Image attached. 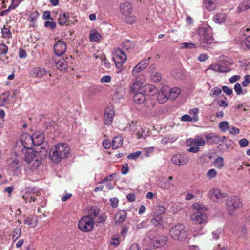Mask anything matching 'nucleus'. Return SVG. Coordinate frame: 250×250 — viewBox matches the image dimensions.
I'll return each mask as SVG.
<instances>
[{"mask_svg":"<svg viewBox=\"0 0 250 250\" xmlns=\"http://www.w3.org/2000/svg\"><path fill=\"white\" fill-rule=\"evenodd\" d=\"M70 152V148L66 143H59L51 148L49 156L54 163H58L62 159L67 158Z\"/></svg>","mask_w":250,"mask_h":250,"instance_id":"nucleus-1","label":"nucleus"},{"mask_svg":"<svg viewBox=\"0 0 250 250\" xmlns=\"http://www.w3.org/2000/svg\"><path fill=\"white\" fill-rule=\"evenodd\" d=\"M198 34L201 45L204 49H208L215 43L210 27L206 26L199 27Z\"/></svg>","mask_w":250,"mask_h":250,"instance_id":"nucleus-2","label":"nucleus"},{"mask_svg":"<svg viewBox=\"0 0 250 250\" xmlns=\"http://www.w3.org/2000/svg\"><path fill=\"white\" fill-rule=\"evenodd\" d=\"M32 136L34 145L37 146V154L40 156L41 159H44L47 156L49 146L47 144L42 146L44 139V134L41 132H35Z\"/></svg>","mask_w":250,"mask_h":250,"instance_id":"nucleus-3","label":"nucleus"},{"mask_svg":"<svg viewBox=\"0 0 250 250\" xmlns=\"http://www.w3.org/2000/svg\"><path fill=\"white\" fill-rule=\"evenodd\" d=\"M242 206V202L238 197L233 196L229 198L226 203L227 209L230 215H233Z\"/></svg>","mask_w":250,"mask_h":250,"instance_id":"nucleus-4","label":"nucleus"},{"mask_svg":"<svg viewBox=\"0 0 250 250\" xmlns=\"http://www.w3.org/2000/svg\"><path fill=\"white\" fill-rule=\"evenodd\" d=\"M94 220L86 216L83 217L78 223L79 229L83 232H89L93 229Z\"/></svg>","mask_w":250,"mask_h":250,"instance_id":"nucleus-5","label":"nucleus"},{"mask_svg":"<svg viewBox=\"0 0 250 250\" xmlns=\"http://www.w3.org/2000/svg\"><path fill=\"white\" fill-rule=\"evenodd\" d=\"M113 60L117 68H121L126 60L125 54L120 48L115 49L113 53Z\"/></svg>","mask_w":250,"mask_h":250,"instance_id":"nucleus-6","label":"nucleus"},{"mask_svg":"<svg viewBox=\"0 0 250 250\" xmlns=\"http://www.w3.org/2000/svg\"><path fill=\"white\" fill-rule=\"evenodd\" d=\"M173 239L184 241L187 238V232L182 224H178L173 228Z\"/></svg>","mask_w":250,"mask_h":250,"instance_id":"nucleus-7","label":"nucleus"},{"mask_svg":"<svg viewBox=\"0 0 250 250\" xmlns=\"http://www.w3.org/2000/svg\"><path fill=\"white\" fill-rule=\"evenodd\" d=\"M208 195L209 198L215 202H221L224 198L227 196V194L221 192L218 188H213L209 190Z\"/></svg>","mask_w":250,"mask_h":250,"instance_id":"nucleus-8","label":"nucleus"},{"mask_svg":"<svg viewBox=\"0 0 250 250\" xmlns=\"http://www.w3.org/2000/svg\"><path fill=\"white\" fill-rule=\"evenodd\" d=\"M172 93V89L169 87L165 86L163 87L161 91L158 93L157 100L160 103L166 102L169 98Z\"/></svg>","mask_w":250,"mask_h":250,"instance_id":"nucleus-9","label":"nucleus"},{"mask_svg":"<svg viewBox=\"0 0 250 250\" xmlns=\"http://www.w3.org/2000/svg\"><path fill=\"white\" fill-rule=\"evenodd\" d=\"M66 43L62 40L58 41L54 45V57L62 56L66 51Z\"/></svg>","mask_w":250,"mask_h":250,"instance_id":"nucleus-10","label":"nucleus"},{"mask_svg":"<svg viewBox=\"0 0 250 250\" xmlns=\"http://www.w3.org/2000/svg\"><path fill=\"white\" fill-rule=\"evenodd\" d=\"M21 142L24 149L32 148V146H34L32 136L28 133L22 134L21 136Z\"/></svg>","mask_w":250,"mask_h":250,"instance_id":"nucleus-11","label":"nucleus"},{"mask_svg":"<svg viewBox=\"0 0 250 250\" xmlns=\"http://www.w3.org/2000/svg\"><path fill=\"white\" fill-rule=\"evenodd\" d=\"M191 219L196 224H203L207 222V217L206 214L200 210L193 213Z\"/></svg>","mask_w":250,"mask_h":250,"instance_id":"nucleus-12","label":"nucleus"},{"mask_svg":"<svg viewBox=\"0 0 250 250\" xmlns=\"http://www.w3.org/2000/svg\"><path fill=\"white\" fill-rule=\"evenodd\" d=\"M37 148L34 151L32 148L24 149L22 151V153L24 155V159L27 163L30 164L35 158V157H39L40 156L37 154Z\"/></svg>","mask_w":250,"mask_h":250,"instance_id":"nucleus-13","label":"nucleus"},{"mask_svg":"<svg viewBox=\"0 0 250 250\" xmlns=\"http://www.w3.org/2000/svg\"><path fill=\"white\" fill-rule=\"evenodd\" d=\"M53 60L58 69L65 70L67 69V63L65 59L62 56L53 57Z\"/></svg>","mask_w":250,"mask_h":250,"instance_id":"nucleus-14","label":"nucleus"},{"mask_svg":"<svg viewBox=\"0 0 250 250\" xmlns=\"http://www.w3.org/2000/svg\"><path fill=\"white\" fill-rule=\"evenodd\" d=\"M114 114V110L111 107L106 108L104 116V124L107 125H110L113 121Z\"/></svg>","mask_w":250,"mask_h":250,"instance_id":"nucleus-15","label":"nucleus"},{"mask_svg":"<svg viewBox=\"0 0 250 250\" xmlns=\"http://www.w3.org/2000/svg\"><path fill=\"white\" fill-rule=\"evenodd\" d=\"M206 144V141L200 136L196 137L194 139L189 138L186 141V144L188 146H202Z\"/></svg>","mask_w":250,"mask_h":250,"instance_id":"nucleus-16","label":"nucleus"},{"mask_svg":"<svg viewBox=\"0 0 250 250\" xmlns=\"http://www.w3.org/2000/svg\"><path fill=\"white\" fill-rule=\"evenodd\" d=\"M151 59V57H149L148 59L143 60L140 62L133 69L132 74L135 75L136 73H138L146 68L149 64V60Z\"/></svg>","mask_w":250,"mask_h":250,"instance_id":"nucleus-17","label":"nucleus"},{"mask_svg":"<svg viewBox=\"0 0 250 250\" xmlns=\"http://www.w3.org/2000/svg\"><path fill=\"white\" fill-rule=\"evenodd\" d=\"M189 157L186 154L175 156L173 157V163L179 166L186 165L189 162Z\"/></svg>","mask_w":250,"mask_h":250,"instance_id":"nucleus-18","label":"nucleus"},{"mask_svg":"<svg viewBox=\"0 0 250 250\" xmlns=\"http://www.w3.org/2000/svg\"><path fill=\"white\" fill-rule=\"evenodd\" d=\"M206 142L208 144H217L221 142V139L220 137L215 133H209L205 136Z\"/></svg>","mask_w":250,"mask_h":250,"instance_id":"nucleus-19","label":"nucleus"},{"mask_svg":"<svg viewBox=\"0 0 250 250\" xmlns=\"http://www.w3.org/2000/svg\"><path fill=\"white\" fill-rule=\"evenodd\" d=\"M141 90L145 94L149 96H153L158 92L157 87L151 84H146L143 86Z\"/></svg>","mask_w":250,"mask_h":250,"instance_id":"nucleus-20","label":"nucleus"},{"mask_svg":"<svg viewBox=\"0 0 250 250\" xmlns=\"http://www.w3.org/2000/svg\"><path fill=\"white\" fill-rule=\"evenodd\" d=\"M120 10L122 14L125 16L128 15L131 13L132 7L130 3L125 2L120 4Z\"/></svg>","mask_w":250,"mask_h":250,"instance_id":"nucleus-21","label":"nucleus"},{"mask_svg":"<svg viewBox=\"0 0 250 250\" xmlns=\"http://www.w3.org/2000/svg\"><path fill=\"white\" fill-rule=\"evenodd\" d=\"M127 217L126 211L121 210L119 211L115 216V223L116 225L120 224L123 222Z\"/></svg>","mask_w":250,"mask_h":250,"instance_id":"nucleus-22","label":"nucleus"},{"mask_svg":"<svg viewBox=\"0 0 250 250\" xmlns=\"http://www.w3.org/2000/svg\"><path fill=\"white\" fill-rule=\"evenodd\" d=\"M47 73V71L44 68L35 67L31 71V75L33 77L41 78Z\"/></svg>","mask_w":250,"mask_h":250,"instance_id":"nucleus-23","label":"nucleus"},{"mask_svg":"<svg viewBox=\"0 0 250 250\" xmlns=\"http://www.w3.org/2000/svg\"><path fill=\"white\" fill-rule=\"evenodd\" d=\"M166 238L164 236L155 237L152 240V244L154 247L159 248L166 245Z\"/></svg>","mask_w":250,"mask_h":250,"instance_id":"nucleus-24","label":"nucleus"},{"mask_svg":"<svg viewBox=\"0 0 250 250\" xmlns=\"http://www.w3.org/2000/svg\"><path fill=\"white\" fill-rule=\"evenodd\" d=\"M123 143V138L121 136L115 137L112 141V146L113 149H116L121 147Z\"/></svg>","mask_w":250,"mask_h":250,"instance_id":"nucleus-25","label":"nucleus"},{"mask_svg":"<svg viewBox=\"0 0 250 250\" xmlns=\"http://www.w3.org/2000/svg\"><path fill=\"white\" fill-rule=\"evenodd\" d=\"M227 19V16L225 13L220 12L216 14L213 18V21L219 24H221L225 22Z\"/></svg>","mask_w":250,"mask_h":250,"instance_id":"nucleus-26","label":"nucleus"},{"mask_svg":"<svg viewBox=\"0 0 250 250\" xmlns=\"http://www.w3.org/2000/svg\"><path fill=\"white\" fill-rule=\"evenodd\" d=\"M133 100L134 102L138 104H142L145 100V96L142 91L139 93L133 94Z\"/></svg>","mask_w":250,"mask_h":250,"instance_id":"nucleus-27","label":"nucleus"},{"mask_svg":"<svg viewBox=\"0 0 250 250\" xmlns=\"http://www.w3.org/2000/svg\"><path fill=\"white\" fill-rule=\"evenodd\" d=\"M250 31V28H246L243 29V33L244 35L247 36V38L244 41V42L242 43V46H245L247 48H250V35L246 34V32H248Z\"/></svg>","mask_w":250,"mask_h":250,"instance_id":"nucleus-28","label":"nucleus"},{"mask_svg":"<svg viewBox=\"0 0 250 250\" xmlns=\"http://www.w3.org/2000/svg\"><path fill=\"white\" fill-rule=\"evenodd\" d=\"M203 3L205 8L209 11H213L216 8V0L204 2Z\"/></svg>","mask_w":250,"mask_h":250,"instance_id":"nucleus-29","label":"nucleus"},{"mask_svg":"<svg viewBox=\"0 0 250 250\" xmlns=\"http://www.w3.org/2000/svg\"><path fill=\"white\" fill-rule=\"evenodd\" d=\"M68 19L69 16L68 13H64L61 14L58 19V23L61 26L64 25L66 24Z\"/></svg>","mask_w":250,"mask_h":250,"instance_id":"nucleus-30","label":"nucleus"},{"mask_svg":"<svg viewBox=\"0 0 250 250\" xmlns=\"http://www.w3.org/2000/svg\"><path fill=\"white\" fill-rule=\"evenodd\" d=\"M142 83L140 82L136 81L134 82L130 87V92L132 94L139 93V91L141 90Z\"/></svg>","mask_w":250,"mask_h":250,"instance_id":"nucleus-31","label":"nucleus"},{"mask_svg":"<svg viewBox=\"0 0 250 250\" xmlns=\"http://www.w3.org/2000/svg\"><path fill=\"white\" fill-rule=\"evenodd\" d=\"M213 165L216 168L221 169L224 165L223 158L221 156L218 157L213 161Z\"/></svg>","mask_w":250,"mask_h":250,"instance_id":"nucleus-32","label":"nucleus"},{"mask_svg":"<svg viewBox=\"0 0 250 250\" xmlns=\"http://www.w3.org/2000/svg\"><path fill=\"white\" fill-rule=\"evenodd\" d=\"M100 210L98 208H92L89 211L88 215L86 216L87 217H89L91 218L92 219L94 220V222L95 221V219H97L98 214H99Z\"/></svg>","mask_w":250,"mask_h":250,"instance_id":"nucleus-33","label":"nucleus"},{"mask_svg":"<svg viewBox=\"0 0 250 250\" xmlns=\"http://www.w3.org/2000/svg\"><path fill=\"white\" fill-rule=\"evenodd\" d=\"M151 222L155 226H159L160 227H163V220L160 216L156 215L155 217L153 218Z\"/></svg>","mask_w":250,"mask_h":250,"instance_id":"nucleus-34","label":"nucleus"},{"mask_svg":"<svg viewBox=\"0 0 250 250\" xmlns=\"http://www.w3.org/2000/svg\"><path fill=\"white\" fill-rule=\"evenodd\" d=\"M162 79L161 74L157 71H153L150 75V79L153 82H158Z\"/></svg>","mask_w":250,"mask_h":250,"instance_id":"nucleus-35","label":"nucleus"},{"mask_svg":"<svg viewBox=\"0 0 250 250\" xmlns=\"http://www.w3.org/2000/svg\"><path fill=\"white\" fill-rule=\"evenodd\" d=\"M250 8V1H245L240 3L239 6V11H244Z\"/></svg>","mask_w":250,"mask_h":250,"instance_id":"nucleus-36","label":"nucleus"},{"mask_svg":"<svg viewBox=\"0 0 250 250\" xmlns=\"http://www.w3.org/2000/svg\"><path fill=\"white\" fill-rule=\"evenodd\" d=\"M221 92L222 89L218 87H215L210 90L209 95L211 97H215L219 95Z\"/></svg>","mask_w":250,"mask_h":250,"instance_id":"nucleus-37","label":"nucleus"},{"mask_svg":"<svg viewBox=\"0 0 250 250\" xmlns=\"http://www.w3.org/2000/svg\"><path fill=\"white\" fill-rule=\"evenodd\" d=\"M166 211L165 208L162 206H156L155 207L154 214L156 215L160 216L161 214H163Z\"/></svg>","mask_w":250,"mask_h":250,"instance_id":"nucleus-38","label":"nucleus"},{"mask_svg":"<svg viewBox=\"0 0 250 250\" xmlns=\"http://www.w3.org/2000/svg\"><path fill=\"white\" fill-rule=\"evenodd\" d=\"M1 33L2 37L4 38H9L12 36V33L10 30L5 26L1 29Z\"/></svg>","mask_w":250,"mask_h":250,"instance_id":"nucleus-39","label":"nucleus"},{"mask_svg":"<svg viewBox=\"0 0 250 250\" xmlns=\"http://www.w3.org/2000/svg\"><path fill=\"white\" fill-rule=\"evenodd\" d=\"M102 36L98 32H94L90 34L89 38L90 41L93 42H98L100 40Z\"/></svg>","mask_w":250,"mask_h":250,"instance_id":"nucleus-40","label":"nucleus"},{"mask_svg":"<svg viewBox=\"0 0 250 250\" xmlns=\"http://www.w3.org/2000/svg\"><path fill=\"white\" fill-rule=\"evenodd\" d=\"M199 109L198 108H194L193 109H190L189 111V113L190 115H194L193 117V121L196 122L198 120V113H199Z\"/></svg>","mask_w":250,"mask_h":250,"instance_id":"nucleus-41","label":"nucleus"},{"mask_svg":"<svg viewBox=\"0 0 250 250\" xmlns=\"http://www.w3.org/2000/svg\"><path fill=\"white\" fill-rule=\"evenodd\" d=\"M123 95L124 89L122 88H120L115 91L113 95V98L115 99L116 97L117 99H120L123 97Z\"/></svg>","mask_w":250,"mask_h":250,"instance_id":"nucleus-42","label":"nucleus"},{"mask_svg":"<svg viewBox=\"0 0 250 250\" xmlns=\"http://www.w3.org/2000/svg\"><path fill=\"white\" fill-rule=\"evenodd\" d=\"M31 163H32L31 165L30 168L32 171H33L37 169V168L40 166L41 164V161L38 159H36L33 160V161H32Z\"/></svg>","mask_w":250,"mask_h":250,"instance_id":"nucleus-43","label":"nucleus"},{"mask_svg":"<svg viewBox=\"0 0 250 250\" xmlns=\"http://www.w3.org/2000/svg\"><path fill=\"white\" fill-rule=\"evenodd\" d=\"M219 127L222 131H226L229 130V123L227 121H223L219 123Z\"/></svg>","mask_w":250,"mask_h":250,"instance_id":"nucleus-44","label":"nucleus"},{"mask_svg":"<svg viewBox=\"0 0 250 250\" xmlns=\"http://www.w3.org/2000/svg\"><path fill=\"white\" fill-rule=\"evenodd\" d=\"M21 234V229L19 228H16L14 231L12 235V239L14 241H16L20 237Z\"/></svg>","mask_w":250,"mask_h":250,"instance_id":"nucleus-45","label":"nucleus"},{"mask_svg":"<svg viewBox=\"0 0 250 250\" xmlns=\"http://www.w3.org/2000/svg\"><path fill=\"white\" fill-rule=\"evenodd\" d=\"M182 48L193 49L196 47L195 44L191 42H184L181 44Z\"/></svg>","mask_w":250,"mask_h":250,"instance_id":"nucleus-46","label":"nucleus"},{"mask_svg":"<svg viewBox=\"0 0 250 250\" xmlns=\"http://www.w3.org/2000/svg\"><path fill=\"white\" fill-rule=\"evenodd\" d=\"M22 197L26 203H31L32 201H35L36 200V198L32 196L29 193L25 194L24 195L22 196Z\"/></svg>","mask_w":250,"mask_h":250,"instance_id":"nucleus-47","label":"nucleus"},{"mask_svg":"<svg viewBox=\"0 0 250 250\" xmlns=\"http://www.w3.org/2000/svg\"><path fill=\"white\" fill-rule=\"evenodd\" d=\"M217 175V172L214 169H209L207 173V176L209 179L214 178Z\"/></svg>","mask_w":250,"mask_h":250,"instance_id":"nucleus-48","label":"nucleus"},{"mask_svg":"<svg viewBox=\"0 0 250 250\" xmlns=\"http://www.w3.org/2000/svg\"><path fill=\"white\" fill-rule=\"evenodd\" d=\"M44 25L45 27H49L51 30H54L56 27V23L54 21H46Z\"/></svg>","mask_w":250,"mask_h":250,"instance_id":"nucleus-49","label":"nucleus"},{"mask_svg":"<svg viewBox=\"0 0 250 250\" xmlns=\"http://www.w3.org/2000/svg\"><path fill=\"white\" fill-rule=\"evenodd\" d=\"M8 50V47L7 46L4 44H0V55L6 54Z\"/></svg>","mask_w":250,"mask_h":250,"instance_id":"nucleus-50","label":"nucleus"},{"mask_svg":"<svg viewBox=\"0 0 250 250\" xmlns=\"http://www.w3.org/2000/svg\"><path fill=\"white\" fill-rule=\"evenodd\" d=\"M193 208L197 211L198 210H200L201 211H205L206 210V208L204 207L201 206L199 203H195L192 205Z\"/></svg>","mask_w":250,"mask_h":250,"instance_id":"nucleus-51","label":"nucleus"},{"mask_svg":"<svg viewBox=\"0 0 250 250\" xmlns=\"http://www.w3.org/2000/svg\"><path fill=\"white\" fill-rule=\"evenodd\" d=\"M141 154V152L140 151H136L134 153H132L127 155V158L128 159H135L137 158Z\"/></svg>","mask_w":250,"mask_h":250,"instance_id":"nucleus-52","label":"nucleus"},{"mask_svg":"<svg viewBox=\"0 0 250 250\" xmlns=\"http://www.w3.org/2000/svg\"><path fill=\"white\" fill-rule=\"evenodd\" d=\"M173 100L176 98L180 94L181 90L179 87H173Z\"/></svg>","mask_w":250,"mask_h":250,"instance_id":"nucleus-53","label":"nucleus"},{"mask_svg":"<svg viewBox=\"0 0 250 250\" xmlns=\"http://www.w3.org/2000/svg\"><path fill=\"white\" fill-rule=\"evenodd\" d=\"M230 70L231 69L229 67L224 65H220L219 72L227 73L229 72Z\"/></svg>","mask_w":250,"mask_h":250,"instance_id":"nucleus-54","label":"nucleus"},{"mask_svg":"<svg viewBox=\"0 0 250 250\" xmlns=\"http://www.w3.org/2000/svg\"><path fill=\"white\" fill-rule=\"evenodd\" d=\"M250 83V75H246L244 77V80L243 81L242 84L244 87H247Z\"/></svg>","mask_w":250,"mask_h":250,"instance_id":"nucleus-55","label":"nucleus"},{"mask_svg":"<svg viewBox=\"0 0 250 250\" xmlns=\"http://www.w3.org/2000/svg\"><path fill=\"white\" fill-rule=\"evenodd\" d=\"M234 89L237 95H240L242 93V87L240 83H236L234 85Z\"/></svg>","mask_w":250,"mask_h":250,"instance_id":"nucleus-56","label":"nucleus"},{"mask_svg":"<svg viewBox=\"0 0 250 250\" xmlns=\"http://www.w3.org/2000/svg\"><path fill=\"white\" fill-rule=\"evenodd\" d=\"M136 121H131L127 124L126 129L128 130L129 131H132L133 130V128L136 126Z\"/></svg>","mask_w":250,"mask_h":250,"instance_id":"nucleus-57","label":"nucleus"},{"mask_svg":"<svg viewBox=\"0 0 250 250\" xmlns=\"http://www.w3.org/2000/svg\"><path fill=\"white\" fill-rule=\"evenodd\" d=\"M111 206L114 208H116L118 207L119 204V200L117 198H112L110 200Z\"/></svg>","mask_w":250,"mask_h":250,"instance_id":"nucleus-58","label":"nucleus"},{"mask_svg":"<svg viewBox=\"0 0 250 250\" xmlns=\"http://www.w3.org/2000/svg\"><path fill=\"white\" fill-rule=\"evenodd\" d=\"M222 89L224 93L229 96L232 95L233 93L232 89L231 88H229L227 86H223L222 88Z\"/></svg>","mask_w":250,"mask_h":250,"instance_id":"nucleus-59","label":"nucleus"},{"mask_svg":"<svg viewBox=\"0 0 250 250\" xmlns=\"http://www.w3.org/2000/svg\"><path fill=\"white\" fill-rule=\"evenodd\" d=\"M103 146L105 149L109 148L112 146V143L108 139L104 140L103 142Z\"/></svg>","mask_w":250,"mask_h":250,"instance_id":"nucleus-60","label":"nucleus"},{"mask_svg":"<svg viewBox=\"0 0 250 250\" xmlns=\"http://www.w3.org/2000/svg\"><path fill=\"white\" fill-rule=\"evenodd\" d=\"M111 81V77L109 75H105L103 76L100 82L102 83H109Z\"/></svg>","mask_w":250,"mask_h":250,"instance_id":"nucleus-61","label":"nucleus"},{"mask_svg":"<svg viewBox=\"0 0 250 250\" xmlns=\"http://www.w3.org/2000/svg\"><path fill=\"white\" fill-rule=\"evenodd\" d=\"M229 132L233 135H237L239 133V129L235 127H229Z\"/></svg>","mask_w":250,"mask_h":250,"instance_id":"nucleus-62","label":"nucleus"},{"mask_svg":"<svg viewBox=\"0 0 250 250\" xmlns=\"http://www.w3.org/2000/svg\"><path fill=\"white\" fill-rule=\"evenodd\" d=\"M239 143L241 147H244L249 145V141L247 139L243 138L239 140Z\"/></svg>","mask_w":250,"mask_h":250,"instance_id":"nucleus-63","label":"nucleus"},{"mask_svg":"<svg viewBox=\"0 0 250 250\" xmlns=\"http://www.w3.org/2000/svg\"><path fill=\"white\" fill-rule=\"evenodd\" d=\"M181 120L185 122H191L193 119L189 115L186 114L181 117Z\"/></svg>","mask_w":250,"mask_h":250,"instance_id":"nucleus-64","label":"nucleus"}]
</instances>
